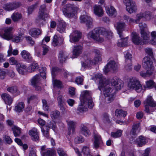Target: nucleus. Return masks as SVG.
I'll return each mask as SVG.
<instances>
[{"label": "nucleus", "mask_w": 156, "mask_h": 156, "mask_svg": "<svg viewBox=\"0 0 156 156\" xmlns=\"http://www.w3.org/2000/svg\"><path fill=\"white\" fill-rule=\"evenodd\" d=\"M95 79L99 80L98 88L100 91H103L107 102L108 103L114 100V95L111 94V92L114 89L111 87H109L108 81L106 78L101 74L98 73L95 75Z\"/></svg>", "instance_id": "1"}, {"label": "nucleus", "mask_w": 156, "mask_h": 156, "mask_svg": "<svg viewBox=\"0 0 156 156\" xmlns=\"http://www.w3.org/2000/svg\"><path fill=\"white\" fill-rule=\"evenodd\" d=\"M12 28L11 27L0 29V36L7 40L12 39V41L14 42L18 43L20 42L23 39V34L21 33L18 36L12 37Z\"/></svg>", "instance_id": "2"}, {"label": "nucleus", "mask_w": 156, "mask_h": 156, "mask_svg": "<svg viewBox=\"0 0 156 156\" xmlns=\"http://www.w3.org/2000/svg\"><path fill=\"white\" fill-rule=\"evenodd\" d=\"M77 8L71 5H68L62 10L64 15L66 17L71 18L76 17Z\"/></svg>", "instance_id": "3"}, {"label": "nucleus", "mask_w": 156, "mask_h": 156, "mask_svg": "<svg viewBox=\"0 0 156 156\" xmlns=\"http://www.w3.org/2000/svg\"><path fill=\"white\" fill-rule=\"evenodd\" d=\"M144 104H146L145 106V111L146 112L150 114L151 112L154 111L155 109H152V107H155L156 106V103L151 96H148L144 102Z\"/></svg>", "instance_id": "4"}, {"label": "nucleus", "mask_w": 156, "mask_h": 156, "mask_svg": "<svg viewBox=\"0 0 156 156\" xmlns=\"http://www.w3.org/2000/svg\"><path fill=\"white\" fill-rule=\"evenodd\" d=\"M128 87L130 89H135L138 92H140L142 88L139 81L133 78L130 79L128 84Z\"/></svg>", "instance_id": "5"}, {"label": "nucleus", "mask_w": 156, "mask_h": 156, "mask_svg": "<svg viewBox=\"0 0 156 156\" xmlns=\"http://www.w3.org/2000/svg\"><path fill=\"white\" fill-rule=\"evenodd\" d=\"M99 33V30L98 29H95L89 33L88 37L93 38L99 42H102L104 41V38L102 36L100 35Z\"/></svg>", "instance_id": "6"}, {"label": "nucleus", "mask_w": 156, "mask_h": 156, "mask_svg": "<svg viewBox=\"0 0 156 156\" xmlns=\"http://www.w3.org/2000/svg\"><path fill=\"white\" fill-rule=\"evenodd\" d=\"M124 3L126 6V10L130 13L135 12L137 8L135 2L133 0H124Z\"/></svg>", "instance_id": "7"}, {"label": "nucleus", "mask_w": 156, "mask_h": 156, "mask_svg": "<svg viewBox=\"0 0 156 156\" xmlns=\"http://www.w3.org/2000/svg\"><path fill=\"white\" fill-rule=\"evenodd\" d=\"M111 87L115 90H120L123 86L122 81L117 77H113L111 81Z\"/></svg>", "instance_id": "8"}, {"label": "nucleus", "mask_w": 156, "mask_h": 156, "mask_svg": "<svg viewBox=\"0 0 156 156\" xmlns=\"http://www.w3.org/2000/svg\"><path fill=\"white\" fill-rule=\"evenodd\" d=\"M80 19L81 22L85 23L88 29L93 27V20L90 16L83 15L80 16Z\"/></svg>", "instance_id": "9"}, {"label": "nucleus", "mask_w": 156, "mask_h": 156, "mask_svg": "<svg viewBox=\"0 0 156 156\" xmlns=\"http://www.w3.org/2000/svg\"><path fill=\"white\" fill-rule=\"evenodd\" d=\"M118 69V64L115 61L111 60L105 66L103 70L105 74L108 72L112 71H115Z\"/></svg>", "instance_id": "10"}, {"label": "nucleus", "mask_w": 156, "mask_h": 156, "mask_svg": "<svg viewBox=\"0 0 156 156\" xmlns=\"http://www.w3.org/2000/svg\"><path fill=\"white\" fill-rule=\"evenodd\" d=\"M81 33L78 30L73 32L70 35V41L72 42L78 41L81 38Z\"/></svg>", "instance_id": "11"}, {"label": "nucleus", "mask_w": 156, "mask_h": 156, "mask_svg": "<svg viewBox=\"0 0 156 156\" xmlns=\"http://www.w3.org/2000/svg\"><path fill=\"white\" fill-rule=\"evenodd\" d=\"M91 94L90 91L87 90H85L82 92L81 94L80 98V101L84 103H87L88 99H91Z\"/></svg>", "instance_id": "12"}, {"label": "nucleus", "mask_w": 156, "mask_h": 156, "mask_svg": "<svg viewBox=\"0 0 156 156\" xmlns=\"http://www.w3.org/2000/svg\"><path fill=\"white\" fill-rule=\"evenodd\" d=\"M20 6V4L18 2H13L7 3L5 4L3 8L6 11H11L16 9Z\"/></svg>", "instance_id": "13"}, {"label": "nucleus", "mask_w": 156, "mask_h": 156, "mask_svg": "<svg viewBox=\"0 0 156 156\" xmlns=\"http://www.w3.org/2000/svg\"><path fill=\"white\" fill-rule=\"evenodd\" d=\"M94 147L96 149H97L103 145V142L101 136L98 134H95L94 135Z\"/></svg>", "instance_id": "14"}, {"label": "nucleus", "mask_w": 156, "mask_h": 156, "mask_svg": "<svg viewBox=\"0 0 156 156\" xmlns=\"http://www.w3.org/2000/svg\"><path fill=\"white\" fill-rule=\"evenodd\" d=\"M142 66L146 69L153 67V62L150 57L146 56L144 58L142 62Z\"/></svg>", "instance_id": "15"}, {"label": "nucleus", "mask_w": 156, "mask_h": 156, "mask_svg": "<svg viewBox=\"0 0 156 156\" xmlns=\"http://www.w3.org/2000/svg\"><path fill=\"white\" fill-rule=\"evenodd\" d=\"M118 34H119L120 37H122V31L124 30L125 27V24L124 22H118L116 25H115Z\"/></svg>", "instance_id": "16"}, {"label": "nucleus", "mask_w": 156, "mask_h": 156, "mask_svg": "<svg viewBox=\"0 0 156 156\" xmlns=\"http://www.w3.org/2000/svg\"><path fill=\"white\" fill-rule=\"evenodd\" d=\"M82 47L80 45H75L74 46L73 51L72 58H73L77 57L82 52Z\"/></svg>", "instance_id": "17"}, {"label": "nucleus", "mask_w": 156, "mask_h": 156, "mask_svg": "<svg viewBox=\"0 0 156 156\" xmlns=\"http://www.w3.org/2000/svg\"><path fill=\"white\" fill-rule=\"evenodd\" d=\"M22 57L25 61L30 62L32 60V57L30 53L28 51L24 50L21 53Z\"/></svg>", "instance_id": "18"}, {"label": "nucleus", "mask_w": 156, "mask_h": 156, "mask_svg": "<svg viewBox=\"0 0 156 156\" xmlns=\"http://www.w3.org/2000/svg\"><path fill=\"white\" fill-rule=\"evenodd\" d=\"M132 40L134 44L136 45L143 44L142 40L140 39L138 34L135 32H133L132 33Z\"/></svg>", "instance_id": "19"}, {"label": "nucleus", "mask_w": 156, "mask_h": 156, "mask_svg": "<svg viewBox=\"0 0 156 156\" xmlns=\"http://www.w3.org/2000/svg\"><path fill=\"white\" fill-rule=\"evenodd\" d=\"M148 142L147 138L143 136H139L136 139V143L137 145L140 147H142L145 145Z\"/></svg>", "instance_id": "20"}, {"label": "nucleus", "mask_w": 156, "mask_h": 156, "mask_svg": "<svg viewBox=\"0 0 156 156\" xmlns=\"http://www.w3.org/2000/svg\"><path fill=\"white\" fill-rule=\"evenodd\" d=\"M63 38L55 35L53 39L52 44L54 47L59 46L63 44Z\"/></svg>", "instance_id": "21"}, {"label": "nucleus", "mask_w": 156, "mask_h": 156, "mask_svg": "<svg viewBox=\"0 0 156 156\" xmlns=\"http://www.w3.org/2000/svg\"><path fill=\"white\" fill-rule=\"evenodd\" d=\"M29 134L31 136V138L34 141H37L39 138L38 133L35 128H33L29 131Z\"/></svg>", "instance_id": "22"}, {"label": "nucleus", "mask_w": 156, "mask_h": 156, "mask_svg": "<svg viewBox=\"0 0 156 156\" xmlns=\"http://www.w3.org/2000/svg\"><path fill=\"white\" fill-rule=\"evenodd\" d=\"M2 99L5 104L8 105H11L12 102V99L10 95L7 93H3L1 95Z\"/></svg>", "instance_id": "23"}, {"label": "nucleus", "mask_w": 156, "mask_h": 156, "mask_svg": "<svg viewBox=\"0 0 156 156\" xmlns=\"http://www.w3.org/2000/svg\"><path fill=\"white\" fill-rule=\"evenodd\" d=\"M106 12L110 16L115 17L116 15V11L115 8L111 6H107L105 7Z\"/></svg>", "instance_id": "24"}, {"label": "nucleus", "mask_w": 156, "mask_h": 156, "mask_svg": "<svg viewBox=\"0 0 156 156\" xmlns=\"http://www.w3.org/2000/svg\"><path fill=\"white\" fill-rule=\"evenodd\" d=\"M140 123L134 124L130 131V134L133 135H136L137 133L139 132L140 131Z\"/></svg>", "instance_id": "25"}, {"label": "nucleus", "mask_w": 156, "mask_h": 156, "mask_svg": "<svg viewBox=\"0 0 156 156\" xmlns=\"http://www.w3.org/2000/svg\"><path fill=\"white\" fill-rule=\"evenodd\" d=\"M16 69L19 73L22 75H24L27 70V67L23 64L19 63L16 65Z\"/></svg>", "instance_id": "26"}, {"label": "nucleus", "mask_w": 156, "mask_h": 156, "mask_svg": "<svg viewBox=\"0 0 156 156\" xmlns=\"http://www.w3.org/2000/svg\"><path fill=\"white\" fill-rule=\"evenodd\" d=\"M66 24L63 20H61L59 22L58 24V25L57 30L60 33H62L64 32L65 30Z\"/></svg>", "instance_id": "27"}, {"label": "nucleus", "mask_w": 156, "mask_h": 156, "mask_svg": "<svg viewBox=\"0 0 156 156\" xmlns=\"http://www.w3.org/2000/svg\"><path fill=\"white\" fill-rule=\"evenodd\" d=\"M121 39L118 41V45L119 47L126 46L127 45L128 37H126L123 38L122 34V37H120Z\"/></svg>", "instance_id": "28"}, {"label": "nucleus", "mask_w": 156, "mask_h": 156, "mask_svg": "<svg viewBox=\"0 0 156 156\" xmlns=\"http://www.w3.org/2000/svg\"><path fill=\"white\" fill-rule=\"evenodd\" d=\"M41 33V30L39 29L35 28L31 29L29 31V34L34 37H36L40 35Z\"/></svg>", "instance_id": "29"}, {"label": "nucleus", "mask_w": 156, "mask_h": 156, "mask_svg": "<svg viewBox=\"0 0 156 156\" xmlns=\"http://www.w3.org/2000/svg\"><path fill=\"white\" fill-rule=\"evenodd\" d=\"M94 51L95 54V57L94 58V61H93L94 64H96L102 60L100 52L97 49H94Z\"/></svg>", "instance_id": "30"}, {"label": "nucleus", "mask_w": 156, "mask_h": 156, "mask_svg": "<svg viewBox=\"0 0 156 156\" xmlns=\"http://www.w3.org/2000/svg\"><path fill=\"white\" fill-rule=\"evenodd\" d=\"M94 13L98 16H101L103 14L102 8L99 5H95L94 7Z\"/></svg>", "instance_id": "31"}, {"label": "nucleus", "mask_w": 156, "mask_h": 156, "mask_svg": "<svg viewBox=\"0 0 156 156\" xmlns=\"http://www.w3.org/2000/svg\"><path fill=\"white\" fill-rule=\"evenodd\" d=\"M150 33L147 31L141 33V37L143 38V42L144 44H146L148 42L149 39Z\"/></svg>", "instance_id": "32"}, {"label": "nucleus", "mask_w": 156, "mask_h": 156, "mask_svg": "<svg viewBox=\"0 0 156 156\" xmlns=\"http://www.w3.org/2000/svg\"><path fill=\"white\" fill-rule=\"evenodd\" d=\"M40 80V76L39 74H36L34 76L31 80V84L33 86H35L38 84Z\"/></svg>", "instance_id": "33"}, {"label": "nucleus", "mask_w": 156, "mask_h": 156, "mask_svg": "<svg viewBox=\"0 0 156 156\" xmlns=\"http://www.w3.org/2000/svg\"><path fill=\"white\" fill-rule=\"evenodd\" d=\"M127 114V112L122 109H117L115 112V114L117 117H125Z\"/></svg>", "instance_id": "34"}, {"label": "nucleus", "mask_w": 156, "mask_h": 156, "mask_svg": "<svg viewBox=\"0 0 156 156\" xmlns=\"http://www.w3.org/2000/svg\"><path fill=\"white\" fill-rule=\"evenodd\" d=\"M55 151L52 149H49L45 152H41L42 156H55Z\"/></svg>", "instance_id": "35"}, {"label": "nucleus", "mask_w": 156, "mask_h": 156, "mask_svg": "<svg viewBox=\"0 0 156 156\" xmlns=\"http://www.w3.org/2000/svg\"><path fill=\"white\" fill-rule=\"evenodd\" d=\"M40 14L38 13V17L36 19V22L37 23L40 24L41 23V21L42 20L45 21V18H47L48 16V14H46L44 15H40Z\"/></svg>", "instance_id": "36"}, {"label": "nucleus", "mask_w": 156, "mask_h": 156, "mask_svg": "<svg viewBox=\"0 0 156 156\" xmlns=\"http://www.w3.org/2000/svg\"><path fill=\"white\" fill-rule=\"evenodd\" d=\"M80 129L82 133L86 136H88L90 135V133L88 128L83 125H81Z\"/></svg>", "instance_id": "37"}, {"label": "nucleus", "mask_w": 156, "mask_h": 156, "mask_svg": "<svg viewBox=\"0 0 156 156\" xmlns=\"http://www.w3.org/2000/svg\"><path fill=\"white\" fill-rule=\"evenodd\" d=\"M24 108V104L23 102H20L18 103L15 108V110L18 112L23 111Z\"/></svg>", "instance_id": "38"}, {"label": "nucleus", "mask_w": 156, "mask_h": 156, "mask_svg": "<svg viewBox=\"0 0 156 156\" xmlns=\"http://www.w3.org/2000/svg\"><path fill=\"white\" fill-rule=\"evenodd\" d=\"M7 90L8 92L16 95H18L20 93L17 87L15 86L9 87L7 88Z\"/></svg>", "instance_id": "39"}, {"label": "nucleus", "mask_w": 156, "mask_h": 156, "mask_svg": "<svg viewBox=\"0 0 156 156\" xmlns=\"http://www.w3.org/2000/svg\"><path fill=\"white\" fill-rule=\"evenodd\" d=\"M86 103H84L83 102H81L80 104L79 105L77 108L78 110L81 112H86L87 110V107L86 106Z\"/></svg>", "instance_id": "40"}, {"label": "nucleus", "mask_w": 156, "mask_h": 156, "mask_svg": "<svg viewBox=\"0 0 156 156\" xmlns=\"http://www.w3.org/2000/svg\"><path fill=\"white\" fill-rule=\"evenodd\" d=\"M67 124L69 126V132L68 133V135H70V130L71 129L72 130L73 132L74 131V130L75 128V123L73 121H70L67 122Z\"/></svg>", "instance_id": "41"}, {"label": "nucleus", "mask_w": 156, "mask_h": 156, "mask_svg": "<svg viewBox=\"0 0 156 156\" xmlns=\"http://www.w3.org/2000/svg\"><path fill=\"white\" fill-rule=\"evenodd\" d=\"M22 17V15L18 12L13 13L11 16L12 19L14 22L18 21Z\"/></svg>", "instance_id": "42"}, {"label": "nucleus", "mask_w": 156, "mask_h": 156, "mask_svg": "<svg viewBox=\"0 0 156 156\" xmlns=\"http://www.w3.org/2000/svg\"><path fill=\"white\" fill-rule=\"evenodd\" d=\"M14 134L15 137L19 136L21 133L20 128L16 126H13L12 127Z\"/></svg>", "instance_id": "43"}, {"label": "nucleus", "mask_w": 156, "mask_h": 156, "mask_svg": "<svg viewBox=\"0 0 156 156\" xmlns=\"http://www.w3.org/2000/svg\"><path fill=\"white\" fill-rule=\"evenodd\" d=\"M67 56H66L65 53L62 51H60L58 56V58L60 63H63L66 60Z\"/></svg>", "instance_id": "44"}, {"label": "nucleus", "mask_w": 156, "mask_h": 156, "mask_svg": "<svg viewBox=\"0 0 156 156\" xmlns=\"http://www.w3.org/2000/svg\"><path fill=\"white\" fill-rule=\"evenodd\" d=\"M82 66L84 68L89 67L91 65L94 64L93 61L90 59H87L85 62H81Z\"/></svg>", "instance_id": "45"}, {"label": "nucleus", "mask_w": 156, "mask_h": 156, "mask_svg": "<svg viewBox=\"0 0 156 156\" xmlns=\"http://www.w3.org/2000/svg\"><path fill=\"white\" fill-rule=\"evenodd\" d=\"M122 131L119 129L116 132H112L111 133V136L114 138H117L120 137L122 134Z\"/></svg>", "instance_id": "46"}, {"label": "nucleus", "mask_w": 156, "mask_h": 156, "mask_svg": "<svg viewBox=\"0 0 156 156\" xmlns=\"http://www.w3.org/2000/svg\"><path fill=\"white\" fill-rule=\"evenodd\" d=\"M146 83L147 87L149 88L154 87L156 90V86L155 85L154 82L153 80H151L147 81Z\"/></svg>", "instance_id": "47"}, {"label": "nucleus", "mask_w": 156, "mask_h": 156, "mask_svg": "<svg viewBox=\"0 0 156 156\" xmlns=\"http://www.w3.org/2000/svg\"><path fill=\"white\" fill-rule=\"evenodd\" d=\"M46 5L45 4L42 5L41 6L40 8L39 9V11L38 13L40 14V15H44L46 14H48V13H45L44 12L46 9Z\"/></svg>", "instance_id": "48"}, {"label": "nucleus", "mask_w": 156, "mask_h": 156, "mask_svg": "<svg viewBox=\"0 0 156 156\" xmlns=\"http://www.w3.org/2000/svg\"><path fill=\"white\" fill-rule=\"evenodd\" d=\"M139 26L140 29V33L147 31V26L144 23H141L139 24Z\"/></svg>", "instance_id": "49"}, {"label": "nucleus", "mask_w": 156, "mask_h": 156, "mask_svg": "<svg viewBox=\"0 0 156 156\" xmlns=\"http://www.w3.org/2000/svg\"><path fill=\"white\" fill-rule=\"evenodd\" d=\"M46 69L45 67H42L40 69V76L42 77L44 79L46 78Z\"/></svg>", "instance_id": "50"}, {"label": "nucleus", "mask_w": 156, "mask_h": 156, "mask_svg": "<svg viewBox=\"0 0 156 156\" xmlns=\"http://www.w3.org/2000/svg\"><path fill=\"white\" fill-rule=\"evenodd\" d=\"M143 13V17H144L146 20H149L151 19L152 18L151 13L150 12H146Z\"/></svg>", "instance_id": "51"}, {"label": "nucleus", "mask_w": 156, "mask_h": 156, "mask_svg": "<svg viewBox=\"0 0 156 156\" xmlns=\"http://www.w3.org/2000/svg\"><path fill=\"white\" fill-rule=\"evenodd\" d=\"M46 126L49 129V128H52L54 131H55V130L56 127L55 123L53 121L49 122V123H48V125Z\"/></svg>", "instance_id": "52"}, {"label": "nucleus", "mask_w": 156, "mask_h": 156, "mask_svg": "<svg viewBox=\"0 0 156 156\" xmlns=\"http://www.w3.org/2000/svg\"><path fill=\"white\" fill-rule=\"evenodd\" d=\"M49 128L47 126H45V129L44 128L41 129L42 131L43 132L44 136L47 138H48L49 136Z\"/></svg>", "instance_id": "53"}, {"label": "nucleus", "mask_w": 156, "mask_h": 156, "mask_svg": "<svg viewBox=\"0 0 156 156\" xmlns=\"http://www.w3.org/2000/svg\"><path fill=\"white\" fill-rule=\"evenodd\" d=\"M127 63L125 66V68L126 70L127 71H129L132 69V66L131 61L130 60H129L127 62Z\"/></svg>", "instance_id": "54"}, {"label": "nucleus", "mask_w": 156, "mask_h": 156, "mask_svg": "<svg viewBox=\"0 0 156 156\" xmlns=\"http://www.w3.org/2000/svg\"><path fill=\"white\" fill-rule=\"evenodd\" d=\"M58 105L66 104L65 100L63 97L61 95L58 96L57 98Z\"/></svg>", "instance_id": "55"}, {"label": "nucleus", "mask_w": 156, "mask_h": 156, "mask_svg": "<svg viewBox=\"0 0 156 156\" xmlns=\"http://www.w3.org/2000/svg\"><path fill=\"white\" fill-rule=\"evenodd\" d=\"M43 103V108L45 111H48L49 109V107L45 99H43L42 100Z\"/></svg>", "instance_id": "56"}, {"label": "nucleus", "mask_w": 156, "mask_h": 156, "mask_svg": "<svg viewBox=\"0 0 156 156\" xmlns=\"http://www.w3.org/2000/svg\"><path fill=\"white\" fill-rule=\"evenodd\" d=\"M125 57L126 58V62L128 61L129 60H130L131 61V59L132 58V55L129 52H124Z\"/></svg>", "instance_id": "57"}, {"label": "nucleus", "mask_w": 156, "mask_h": 156, "mask_svg": "<svg viewBox=\"0 0 156 156\" xmlns=\"http://www.w3.org/2000/svg\"><path fill=\"white\" fill-rule=\"evenodd\" d=\"M3 138L6 143L8 144H10L12 142V140L10 137L8 136L5 135H3Z\"/></svg>", "instance_id": "58"}, {"label": "nucleus", "mask_w": 156, "mask_h": 156, "mask_svg": "<svg viewBox=\"0 0 156 156\" xmlns=\"http://www.w3.org/2000/svg\"><path fill=\"white\" fill-rule=\"evenodd\" d=\"M37 7L36 4L33 5L29 6L28 8V12L29 14H31L34 9Z\"/></svg>", "instance_id": "59"}, {"label": "nucleus", "mask_w": 156, "mask_h": 156, "mask_svg": "<svg viewBox=\"0 0 156 156\" xmlns=\"http://www.w3.org/2000/svg\"><path fill=\"white\" fill-rule=\"evenodd\" d=\"M57 152L59 156H67V155L62 148H59L57 149Z\"/></svg>", "instance_id": "60"}, {"label": "nucleus", "mask_w": 156, "mask_h": 156, "mask_svg": "<svg viewBox=\"0 0 156 156\" xmlns=\"http://www.w3.org/2000/svg\"><path fill=\"white\" fill-rule=\"evenodd\" d=\"M60 112L57 110H55L52 112L51 113V115L52 117L54 118L58 117L60 115Z\"/></svg>", "instance_id": "61"}, {"label": "nucleus", "mask_w": 156, "mask_h": 156, "mask_svg": "<svg viewBox=\"0 0 156 156\" xmlns=\"http://www.w3.org/2000/svg\"><path fill=\"white\" fill-rule=\"evenodd\" d=\"M38 65L37 63H32L29 66V69H31V72L34 71L35 69L37 68Z\"/></svg>", "instance_id": "62"}, {"label": "nucleus", "mask_w": 156, "mask_h": 156, "mask_svg": "<svg viewBox=\"0 0 156 156\" xmlns=\"http://www.w3.org/2000/svg\"><path fill=\"white\" fill-rule=\"evenodd\" d=\"M84 141V139L81 136H77L75 139V142L76 143H82Z\"/></svg>", "instance_id": "63"}, {"label": "nucleus", "mask_w": 156, "mask_h": 156, "mask_svg": "<svg viewBox=\"0 0 156 156\" xmlns=\"http://www.w3.org/2000/svg\"><path fill=\"white\" fill-rule=\"evenodd\" d=\"M9 62L11 65H15L16 66V65L19 63L14 57L11 58L9 59Z\"/></svg>", "instance_id": "64"}]
</instances>
